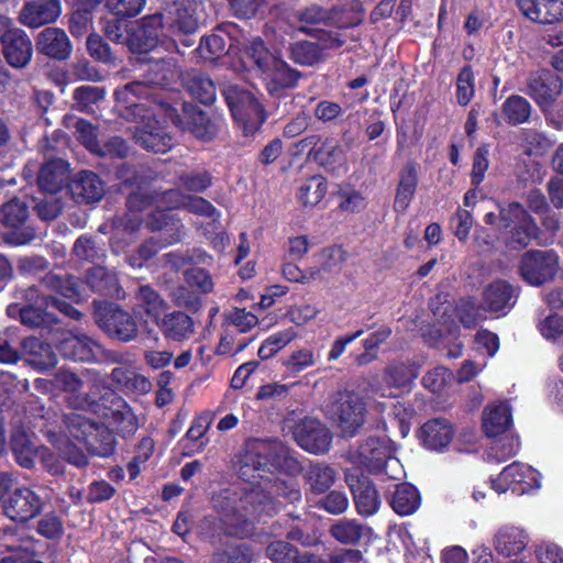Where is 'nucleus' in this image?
Returning <instances> with one entry per match:
<instances>
[{
  "mask_svg": "<svg viewBox=\"0 0 563 563\" xmlns=\"http://www.w3.org/2000/svg\"><path fill=\"white\" fill-rule=\"evenodd\" d=\"M419 375L418 367L409 362H391L383 372L386 385L397 388L409 386Z\"/></svg>",
  "mask_w": 563,
  "mask_h": 563,
  "instance_id": "nucleus-48",
  "label": "nucleus"
},
{
  "mask_svg": "<svg viewBox=\"0 0 563 563\" xmlns=\"http://www.w3.org/2000/svg\"><path fill=\"white\" fill-rule=\"evenodd\" d=\"M328 191V180L322 175L307 178L298 188L297 199L302 207H316Z\"/></svg>",
  "mask_w": 563,
  "mask_h": 563,
  "instance_id": "nucleus-47",
  "label": "nucleus"
},
{
  "mask_svg": "<svg viewBox=\"0 0 563 563\" xmlns=\"http://www.w3.org/2000/svg\"><path fill=\"white\" fill-rule=\"evenodd\" d=\"M365 528L355 520H339L330 528V534L342 544H355L363 537Z\"/></svg>",
  "mask_w": 563,
  "mask_h": 563,
  "instance_id": "nucleus-57",
  "label": "nucleus"
},
{
  "mask_svg": "<svg viewBox=\"0 0 563 563\" xmlns=\"http://www.w3.org/2000/svg\"><path fill=\"white\" fill-rule=\"evenodd\" d=\"M1 541L10 554L3 556L0 563H29L33 558V553L29 549L30 542L22 539H14L11 528L3 529Z\"/></svg>",
  "mask_w": 563,
  "mask_h": 563,
  "instance_id": "nucleus-55",
  "label": "nucleus"
},
{
  "mask_svg": "<svg viewBox=\"0 0 563 563\" xmlns=\"http://www.w3.org/2000/svg\"><path fill=\"white\" fill-rule=\"evenodd\" d=\"M166 256L170 258L174 265H192V267L184 272L185 284L203 296L212 292L214 284L211 274L209 271L197 266L207 263L208 260H212L203 250L192 249L191 251H187L185 255L168 253Z\"/></svg>",
  "mask_w": 563,
  "mask_h": 563,
  "instance_id": "nucleus-18",
  "label": "nucleus"
},
{
  "mask_svg": "<svg viewBox=\"0 0 563 563\" xmlns=\"http://www.w3.org/2000/svg\"><path fill=\"white\" fill-rule=\"evenodd\" d=\"M59 354L74 362H99L103 354L102 345L86 334L67 332L62 335L56 344Z\"/></svg>",
  "mask_w": 563,
  "mask_h": 563,
  "instance_id": "nucleus-20",
  "label": "nucleus"
},
{
  "mask_svg": "<svg viewBox=\"0 0 563 563\" xmlns=\"http://www.w3.org/2000/svg\"><path fill=\"white\" fill-rule=\"evenodd\" d=\"M40 286L74 302H79L82 299L78 280L69 274L59 275L48 272L41 278Z\"/></svg>",
  "mask_w": 563,
  "mask_h": 563,
  "instance_id": "nucleus-41",
  "label": "nucleus"
},
{
  "mask_svg": "<svg viewBox=\"0 0 563 563\" xmlns=\"http://www.w3.org/2000/svg\"><path fill=\"white\" fill-rule=\"evenodd\" d=\"M263 74L266 76V89L272 97L283 98L286 91L297 87L302 74L277 58Z\"/></svg>",
  "mask_w": 563,
  "mask_h": 563,
  "instance_id": "nucleus-26",
  "label": "nucleus"
},
{
  "mask_svg": "<svg viewBox=\"0 0 563 563\" xmlns=\"http://www.w3.org/2000/svg\"><path fill=\"white\" fill-rule=\"evenodd\" d=\"M106 97V90L97 86H80L73 92V99L80 111H88Z\"/></svg>",
  "mask_w": 563,
  "mask_h": 563,
  "instance_id": "nucleus-64",
  "label": "nucleus"
},
{
  "mask_svg": "<svg viewBox=\"0 0 563 563\" xmlns=\"http://www.w3.org/2000/svg\"><path fill=\"white\" fill-rule=\"evenodd\" d=\"M1 45L2 55L11 67L22 69L30 64L33 44L24 30L18 27Z\"/></svg>",
  "mask_w": 563,
  "mask_h": 563,
  "instance_id": "nucleus-29",
  "label": "nucleus"
},
{
  "mask_svg": "<svg viewBox=\"0 0 563 563\" xmlns=\"http://www.w3.org/2000/svg\"><path fill=\"white\" fill-rule=\"evenodd\" d=\"M85 285L101 297L124 299L125 291L120 285L115 272L100 265H95L86 271Z\"/></svg>",
  "mask_w": 563,
  "mask_h": 563,
  "instance_id": "nucleus-25",
  "label": "nucleus"
},
{
  "mask_svg": "<svg viewBox=\"0 0 563 563\" xmlns=\"http://www.w3.org/2000/svg\"><path fill=\"white\" fill-rule=\"evenodd\" d=\"M120 115L126 121H145L155 117V107L174 124H180L178 110L165 93L144 81H131L115 88L113 92Z\"/></svg>",
  "mask_w": 563,
  "mask_h": 563,
  "instance_id": "nucleus-3",
  "label": "nucleus"
},
{
  "mask_svg": "<svg viewBox=\"0 0 563 563\" xmlns=\"http://www.w3.org/2000/svg\"><path fill=\"white\" fill-rule=\"evenodd\" d=\"M29 207L18 198L11 199L1 208V224L7 229L3 241L9 245H25L36 238L33 227L26 225Z\"/></svg>",
  "mask_w": 563,
  "mask_h": 563,
  "instance_id": "nucleus-15",
  "label": "nucleus"
},
{
  "mask_svg": "<svg viewBox=\"0 0 563 563\" xmlns=\"http://www.w3.org/2000/svg\"><path fill=\"white\" fill-rule=\"evenodd\" d=\"M328 412L344 435L353 437L365 422L366 407L357 393L344 389L332 396Z\"/></svg>",
  "mask_w": 563,
  "mask_h": 563,
  "instance_id": "nucleus-12",
  "label": "nucleus"
},
{
  "mask_svg": "<svg viewBox=\"0 0 563 563\" xmlns=\"http://www.w3.org/2000/svg\"><path fill=\"white\" fill-rule=\"evenodd\" d=\"M542 475L536 468L514 462L506 466L497 478L490 479L496 493H531L541 488Z\"/></svg>",
  "mask_w": 563,
  "mask_h": 563,
  "instance_id": "nucleus-17",
  "label": "nucleus"
},
{
  "mask_svg": "<svg viewBox=\"0 0 563 563\" xmlns=\"http://www.w3.org/2000/svg\"><path fill=\"white\" fill-rule=\"evenodd\" d=\"M475 95V76L470 64L464 65L456 77V101L460 106H467Z\"/></svg>",
  "mask_w": 563,
  "mask_h": 563,
  "instance_id": "nucleus-61",
  "label": "nucleus"
},
{
  "mask_svg": "<svg viewBox=\"0 0 563 563\" xmlns=\"http://www.w3.org/2000/svg\"><path fill=\"white\" fill-rule=\"evenodd\" d=\"M395 448L387 439L368 438L356 451V460L362 466L345 471V483L350 493H378L371 474L382 473L394 456Z\"/></svg>",
  "mask_w": 563,
  "mask_h": 563,
  "instance_id": "nucleus-5",
  "label": "nucleus"
},
{
  "mask_svg": "<svg viewBox=\"0 0 563 563\" xmlns=\"http://www.w3.org/2000/svg\"><path fill=\"white\" fill-rule=\"evenodd\" d=\"M3 512L13 521H27L40 514L42 501L37 495H5Z\"/></svg>",
  "mask_w": 563,
  "mask_h": 563,
  "instance_id": "nucleus-34",
  "label": "nucleus"
},
{
  "mask_svg": "<svg viewBox=\"0 0 563 563\" xmlns=\"http://www.w3.org/2000/svg\"><path fill=\"white\" fill-rule=\"evenodd\" d=\"M221 92L243 135L253 136L258 132L267 119V113L255 95L238 85H229Z\"/></svg>",
  "mask_w": 563,
  "mask_h": 563,
  "instance_id": "nucleus-8",
  "label": "nucleus"
},
{
  "mask_svg": "<svg viewBox=\"0 0 563 563\" xmlns=\"http://www.w3.org/2000/svg\"><path fill=\"white\" fill-rule=\"evenodd\" d=\"M70 191L78 203L90 205L102 199L104 183L97 173L80 170L70 184Z\"/></svg>",
  "mask_w": 563,
  "mask_h": 563,
  "instance_id": "nucleus-32",
  "label": "nucleus"
},
{
  "mask_svg": "<svg viewBox=\"0 0 563 563\" xmlns=\"http://www.w3.org/2000/svg\"><path fill=\"white\" fill-rule=\"evenodd\" d=\"M37 54L57 62L67 60L73 52L71 42L63 29L47 26L35 37Z\"/></svg>",
  "mask_w": 563,
  "mask_h": 563,
  "instance_id": "nucleus-22",
  "label": "nucleus"
},
{
  "mask_svg": "<svg viewBox=\"0 0 563 563\" xmlns=\"http://www.w3.org/2000/svg\"><path fill=\"white\" fill-rule=\"evenodd\" d=\"M78 408L109 421L122 439H129L139 429V419L128 401L112 389L86 394L78 399Z\"/></svg>",
  "mask_w": 563,
  "mask_h": 563,
  "instance_id": "nucleus-6",
  "label": "nucleus"
},
{
  "mask_svg": "<svg viewBox=\"0 0 563 563\" xmlns=\"http://www.w3.org/2000/svg\"><path fill=\"white\" fill-rule=\"evenodd\" d=\"M10 450L16 463L24 468H32L36 459V446L23 423L14 424L10 434Z\"/></svg>",
  "mask_w": 563,
  "mask_h": 563,
  "instance_id": "nucleus-33",
  "label": "nucleus"
},
{
  "mask_svg": "<svg viewBox=\"0 0 563 563\" xmlns=\"http://www.w3.org/2000/svg\"><path fill=\"white\" fill-rule=\"evenodd\" d=\"M183 84L190 96L200 103L209 106L216 100L217 88L213 80L198 70H188L183 76Z\"/></svg>",
  "mask_w": 563,
  "mask_h": 563,
  "instance_id": "nucleus-37",
  "label": "nucleus"
},
{
  "mask_svg": "<svg viewBox=\"0 0 563 563\" xmlns=\"http://www.w3.org/2000/svg\"><path fill=\"white\" fill-rule=\"evenodd\" d=\"M183 114L179 113L181 123L176 126L188 130L196 139L210 142L214 140L220 130V118H212L198 106L184 101L181 103Z\"/></svg>",
  "mask_w": 563,
  "mask_h": 563,
  "instance_id": "nucleus-21",
  "label": "nucleus"
},
{
  "mask_svg": "<svg viewBox=\"0 0 563 563\" xmlns=\"http://www.w3.org/2000/svg\"><path fill=\"white\" fill-rule=\"evenodd\" d=\"M152 170L144 165H131L121 163L114 168V175L124 186L140 188L146 184L151 177Z\"/></svg>",
  "mask_w": 563,
  "mask_h": 563,
  "instance_id": "nucleus-56",
  "label": "nucleus"
},
{
  "mask_svg": "<svg viewBox=\"0 0 563 563\" xmlns=\"http://www.w3.org/2000/svg\"><path fill=\"white\" fill-rule=\"evenodd\" d=\"M512 423L511 408L507 402L489 406L483 416V429L488 438L505 433Z\"/></svg>",
  "mask_w": 563,
  "mask_h": 563,
  "instance_id": "nucleus-39",
  "label": "nucleus"
},
{
  "mask_svg": "<svg viewBox=\"0 0 563 563\" xmlns=\"http://www.w3.org/2000/svg\"><path fill=\"white\" fill-rule=\"evenodd\" d=\"M276 471L289 476L302 472L301 463L280 443L268 444L254 440L246 444L240 457L239 478L250 484L242 493H299L289 487Z\"/></svg>",
  "mask_w": 563,
  "mask_h": 563,
  "instance_id": "nucleus-1",
  "label": "nucleus"
},
{
  "mask_svg": "<svg viewBox=\"0 0 563 563\" xmlns=\"http://www.w3.org/2000/svg\"><path fill=\"white\" fill-rule=\"evenodd\" d=\"M484 309L492 313L506 316L516 303L514 286L505 279H495L483 290Z\"/></svg>",
  "mask_w": 563,
  "mask_h": 563,
  "instance_id": "nucleus-27",
  "label": "nucleus"
},
{
  "mask_svg": "<svg viewBox=\"0 0 563 563\" xmlns=\"http://www.w3.org/2000/svg\"><path fill=\"white\" fill-rule=\"evenodd\" d=\"M146 228L152 231H173L170 235L164 239L166 244H175L183 239L184 224L180 219L159 206L153 210L146 219Z\"/></svg>",
  "mask_w": 563,
  "mask_h": 563,
  "instance_id": "nucleus-36",
  "label": "nucleus"
},
{
  "mask_svg": "<svg viewBox=\"0 0 563 563\" xmlns=\"http://www.w3.org/2000/svg\"><path fill=\"white\" fill-rule=\"evenodd\" d=\"M296 146L299 152L307 151L308 159L331 175H340L346 169L345 152L340 142L331 135L310 134L301 139Z\"/></svg>",
  "mask_w": 563,
  "mask_h": 563,
  "instance_id": "nucleus-11",
  "label": "nucleus"
},
{
  "mask_svg": "<svg viewBox=\"0 0 563 563\" xmlns=\"http://www.w3.org/2000/svg\"><path fill=\"white\" fill-rule=\"evenodd\" d=\"M305 479L309 484L311 493H339L334 489L330 490L336 479V473L329 465H311L305 473Z\"/></svg>",
  "mask_w": 563,
  "mask_h": 563,
  "instance_id": "nucleus-50",
  "label": "nucleus"
},
{
  "mask_svg": "<svg viewBox=\"0 0 563 563\" xmlns=\"http://www.w3.org/2000/svg\"><path fill=\"white\" fill-rule=\"evenodd\" d=\"M563 91V79L549 68L531 71L526 86V93L536 102L543 113L552 110Z\"/></svg>",
  "mask_w": 563,
  "mask_h": 563,
  "instance_id": "nucleus-16",
  "label": "nucleus"
},
{
  "mask_svg": "<svg viewBox=\"0 0 563 563\" xmlns=\"http://www.w3.org/2000/svg\"><path fill=\"white\" fill-rule=\"evenodd\" d=\"M161 329L167 339L183 341L194 332V321L187 313L174 311L165 314Z\"/></svg>",
  "mask_w": 563,
  "mask_h": 563,
  "instance_id": "nucleus-44",
  "label": "nucleus"
},
{
  "mask_svg": "<svg viewBox=\"0 0 563 563\" xmlns=\"http://www.w3.org/2000/svg\"><path fill=\"white\" fill-rule=\"evenodd\" d=\"M501 111L506 122L516 126L529 121L532 107L525 97L511 95L503 102Z\"/></svg>",
  "mask_w": 563,
  "mask_h": 563,
  "instance_id": "nucleus-52",
  "label": "nucleus"
},
{
  "mask_svg": "<svg viewBox=\"0 0 563 563\" xmlns=\"http://www.w3.org/2000/svg\"><path fill=\"white\" fill-rule=\"evenodd\" d=\"M364 13L362 3L357 0H352L332 8L328 19L338 29H352L362 23Z\"/></svg>",
  "mask_w": 563,
  "mask_h": 563,
  "instance_id": "nucleus-43",
  "label": "nucleus"
},
{
  "mask_svg": "<svg viewBox=\"0 0 563 563\" xmlns=\"http://www.w3.org/2000/svg\"><path fill=\"white\" fill-rule=\"evenodd\" d=\"M295 441L305 451L312 454H323L332 443V433L320 420L306 417L300 420L292 431Z\"/></svg>",
  "mask_w": 563,
  "mask_h": 563,
  "instance_id": "nucleus-19",
  "label": "nucleus"
},
{
  "mask_svg": "<svg viewBox=\"0 0 563 563\" xmlns=\"http://www.w3.org/2000/svg\"><path fill=\"white\" fill-rule=\"evenodd\" d=\"M156 443L151 435L141 437L133 446V456L126 464L130 479H135L142 470V465L150 461L155 452Z\"/></svg>",
  "mask_w": 563,
  "mask_h": 563,
  "instance_id": "nucleus-53",
  "label": "nucleus"
},
{
  "mask_svg": "<svg viewBox=\"0 0 563 563\" xmlns=\"http://www.w3.org/2000/svg\"><path fill=\"white\" fill-rule=\"evenodd\" d=\"M92 306L93 320L107 336L121 343L137 339L140 330L136 318L121 305L95 299Z\"/></svg>",
  "mask_w": 563,
  "mask_h": 563,
  "instance_id": "nucleus-9",
  "label": "nucleus"
},
{
  "mask_svg": "<svg viewBox=\"0 0 563 563\" xmlns=\"http://www.w3.org/2000/svg\"><path fill=\"white\" fill-rule=\"evenodd\" d=\"M245 55L264 73L278 58L266 47L261 37H255L245 46Z\"/></svg>",
  "mask_w": 563,
  "mask_h": 563,
  "instance_id": "nucleus-60",
  "label": "nucleus"
},
{
  "mask_svg": "<svg viewBox=\"0 0 563 563\" xmlns=\"http://www.w3.org/2000/svg\"><path fill=\"white\" fill-rule=\"evenodd\" d=\"M200 23L194 10L181 7L176 10L175 18L169 24V31L186 47L192 46V36L199 30Z\"/></svg>",
  "mask_w": 563,
  "mask_h": 563,
  "instance_id": "nucleus-38",
  "label": "nucleus"
},
{
  "mask_svg": "<svg viewBox=\"0 0 563 563\" xmlns=\"http://www.w3.org/2000/svg\"><path fill=\"white\" fill-rule=\"evenodd\" d=\"M60 14V0H29L19 12V21L22 25L37 29L54 23Z\"/></svg>",
  "mask_w": 563,
  "mask_h": 563,
  "instance_id": "nucleus-24",
  "label": "nucleus"
},
{
  "mask_svg": "<svg viewBox=\"0 0 563 563\" xmlns=\"http://www.w3.org/2000/svg\"><path fill=\"white\" fill-rule=\"evenodd\" d=\"M265 554L274 563H295L300 555L297 548L283 540L268 543Z\"/></svg>",
  "mask_w": 563,
  "mask_h": 563,
  "instance_id": "nucleus-63",
  "label": "nucleus"
},
{
  "mask_svg": "<svg viewBox=\"0 0 563 563\" xmlns=\"http://www.w3.org/2000/svg\"><path fill=\"white\" fill-rule=\"evenodd\" d=\"M15 302L8 306L9 314L18 313L21 323L30 328L49 327L58 323L54 312L49 311L48 295L41 294L37 286L19 288Z\"/></svg>",
  "mask_w": 563,
  "mask_h": 563,
  "instance_id": "nucleus-10",
  "label": "nucleus"
},
{
  "mask_svg": "<svg viewBox=\"0 0 563 563\" xmlns=\"http://www.w3.org/2000/svg\"><path fill=\"white\" fill-rule=\"evenodd\" d=\"M419 184L418 164L409 159L399 170V179L396 186V192L393 209L398 214H404L409 208Z\"/></svg>",
  "mask_w": 563,
  "mask_h": 563,
  "instance_id": "nucleus-30",
  "label": "nucleus"
},
{
  "mask_svg": "<svg viewBox=\"0 0 563 563\" xmlns=\"http://www.w3.org/2000/svg\"><path fill=\"white\" fill-rule=\"evenodd\" d=\"M559 265L560 257L554 250H529L521 256L518 271L523 282L539 287L554 279Z\"/></svg>",
  "mask_w": 563,
  "mask_h": 563,
  "instance_id": "nucleus-14",
  "label": "nucleus"
},
{
  "mask_svg": "<svg viewBox=\"0 0 563 563\" xmlns=\"http://www.w3.org/2000/svg\"><path fill=\"white\" fill-rule=\"evenodd\" d=\"M484 307L474 296L461 297L454 308L455 316L464 329H475L486 317Z\"/></svg>",
  "mask_w": 563,
  "mask_h": 563,
  "instance_id": "nucleus-49",
  "label": "nucleus"
},
{
  "mask_svg": "<svg viewBox=\"0 0 563 563\" xmlns=\"http://www.w3.org/2000/svg\"><path fill=\"white\" fill-rule=\"evenodd\" d=\"M254 553L245 543L230 544L213 554L212 563H251Z\"/></svg>",
  "mask_w": 563,
  "mask_h": 563,
  "instance_id": "nucleus-58",
  "label": "nucleus"
},
{
  "mask_svg": "<svg viewBox=\"0 0 563 563\" xmlns=\"http://www.w3.org/2000/svg\"><path fill=\"white\" fill-rule=\"evenodd\" d=\"M118 442L113 431L104 423L99 422L96 431L89 438L86 449L93 456L109 457L114 454Z\"/></svg>",
  "mask_w": 563,
  "mask_h": 563,
  "instance_id": "nucleus-45",
  "label": "nucleus"
},
{
  "mask_svg": "<svg viewBox=\"0 0 563 563\" xmlns=\"http://www.w3.org/2000/svg\"><path fill=\"white\" fill-rule=\"evenodd\" d=\"M25 362L34 369L44 372L55 367L57 357L52 346L37 338H27L22 343Z\"/></svg>",
  "mask_w": 563,
  "mask_h": 563,
  "instance_id": "nucleus-35",
  "label": "nucleus"
},
{
  "mask_svg": "<svg viewBox=\"0 0 563 563\" xmlns=\"http://www.w3.org/2000/svg\"><path fill=\"white\" fill-rule=\"evenodd\" d=\"M517 5L532 22L552 24L563 20V0H517Z\"/></svg>",
  "mask_w": 563,
  "mask_h": 563,
  "instance_id": "nucleus-31",
  "label": "nucleus"
},
{
  "mask_svg": "<svg viewBox=\"0 0 563 563\" xmlns=\"http://www.w3.org/2000/svg\"><path fill=\"white\" fill-rule=\"evenodd\" d=\"M289 58L300 66H314L324 59L320 44L298 41L289 46Z\"/></svg>",
  "mask_w": 563,
  "mask_h": 563,
  "instance_id": "nucleus-54",
  "label": "nucleus"
},
{
  "mask_svg": "<svg viewBox=\"0 0 563 563\" xmlns=\"http://www.w3.org/2000/svg\"><path fill=\"white\" fill-rule=\"evenodd\" d=\"M65 183V163L52 159L44 163L37 175V186L43 192L57 194Z\"/></svg>",
  "mask_w": 563,
  "mask_h": 563,
  "instance_id": "nucleus-42",
  "label": "nucleus"
},
{
  "mask_svg": "<svg viewBox=\"0 0 563 563\" xmlns=\"http://www.w3.org/2000/svg\"><path fill=\"white\" fill-rule=\"evenodd\" d=\"M136 306L153 321L158 322L166 310V302L150 285H142L135 292Z\"/></svg>",
  "mask_w": 563,
  "mask_h": 563,
  "instance_id": "nucleus-46",
  "label": "nucleus"
},
{
  "mask_svg": "<svg viewBox=\"0 0 563 563\" xmlns=\"http://www.w3.org/2000/svg\"><path fill=\"white\" fill-rule=\"evenodd\" d=\"M63 422L67 432L85 446L99 423L77 412L65 413L63 416Z\"/></svg>",
  "mask_w": 563,
  "mask_h": 563,
  "instance_id": "nucleus-51",
  "label": "nucleus"
},
{
  "mask_svg": "<svg viewBox=\"0 0 563 563\" xmlns=\"http://www.w3.org/2000/svg\"><path fill=\"white\" fill-rule=\"evenodd\" d=\"M455 435L454 424L445 418L427 420L418 430L417 437L422 446L429 451L442 452Z\"/></svg>",
  "mask_w": 563,
  "mask_h": 563,
  "instance_id": "nucleus-23",
  "label": "nucleus"
},
{
  "mask_svg": "<svg viewBox=\"0 0 563 563\" xmlns=\"http://www.w3.org/2000/svg\"><path fill=\"white\" fill-rule=\"evenodd\" d=\"M241 36L242 29L236 23H220L200 38L196 52L203 60L216 63L225 55L236 54Z\"/></svg>",
  "mask_w": 563,
  "mask_h": 563,
  "instance_id": "nucleus-13",
  "label": "nucleus"
},
{
  "mask_svg": "<svg viewBox=\"0 0 563 563\" xmlns=\"http://www.w3.org/2000/svg\"><path fill=\"white\" fill-rule=\"evenodd\" d=\"M142 122V126L136 129V140L143 148L156 154H165L173 148L174 137L155 117Z\"/></svg>",
  "mask_w": 563,
  "mask_h": 563,
  "instance_id": "nucleus-28",
  "label": "nucleus"
},
{
  "mask_svg": "<svg viewBox=\"0 0 563 563\" xmlns=\"http://www.w3.org/2000/svg\"><path fill=\"white\" fill-rule=\"evenodd\" d=\"M498 232L507 250L521 251L539 238L540 228L528 210L514 201L499 206Z\"/></svg>",
  "mask_w": 563,
  "mask_h": 563,
  "instance_id": "nucleus-7",
  "label": "nucleus"
},
{
  "mask_svg": "<svg viewBox=\"0 0 563 563\" xmlns=\"http://www.w3.org/2000/svg\"><path fill=\"white\" fill-rule=\"evenodd\" d=\"M202 297L200 292L189 287L187 284L179 285L172 292L173 302L188 312L196 313L202 307Z\"/></svg>",
  "mask_w": 563,
  "mask_h": 563,
  "instance_id": "nucleus-59",
  "label": "nucleus"
},
{
  "mask_svg": "<svg viewBox=\"0 0 563 563\" xmlns=\"http://www.w3.org/2000/svg\"><path fill=\"white\" fill-rule=\"evenodd\" d=\"M528 543L526 532L514 526L501 527L494 539L495 550L505 556L517 555L525 550Z\"/></svg>",
  "mask_w": 563,
  "mask_h": 563,
  "instance_id": "nucleus-40",
  "label": "nucleus"
},
{
  "mask_svg": "<svg viewBox=\"0 0 563 563\" xmlns=\"http://www.w3.org/2000/svg\"><path fill=\"white\" fill-rule=\"evenodd\" d=\"M179 185L190 192H205L213 183V176L207 169L181 173L178 176Z\"/></svg>",
  "mask_w": 563,
  "mask_h": 563,
  "instance_id": "nucleus-62",
  "label": "nucleus"
},
{
  "mask_svg": "<svg viewBox=\"0 0 563 563\" xmlns=\"http://www.w3.org/2000/svg\"><path fill=\"white\" fill-rule=\"evenodd\" d=\"M163 29L164 14L155 12L137 20H109L104 34L108 40L122 44L132 54H147L157 47Z\"/></svg>",
  "mask_w": 563,
  "mask_h": 563,
  "instance_id": "nucleus-4",
  "label": "nucleus"
},
{
  "mask_svg": "<svg viewBox=\"0 0 563 563\" xmlns=\"http://www.w3.org/2000/svg\"><path fill=\"white\" fill-rule=\"evenodd\" d=\"M212 501L222 514L227 533L238 538L251 536L255 520L278 510L272 495H213Z\"/></svg>",
  "mask_w": 563,
  "mask_h": 563,
  "instance_id": "nucleus-2",
  "label": "nucleus"
}]
</instances>
